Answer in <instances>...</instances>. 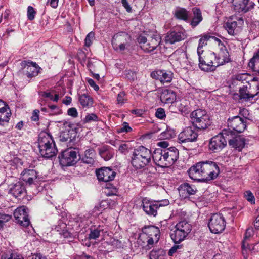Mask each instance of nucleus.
Returning <instances> with one entry per match:
<instances>
[{
    "instance_id": "f257e3e1",
    "label": "nucleus",
    "mask_w": 259,
    "mask_h": 259,
    "mask_svg": "<svg viewBox=\"0 0 259 259\" xmlns=\"http://www.w3.org/2000/svg\"><path fill=\"white\" fill-rule=\"evenodd\" d=\"M155 164L161 167H166L176 162L179 158V151L174 147L167 149H156L152 154Z\"/></svg>"
},
{
    "instance_id": "f03ea898",
    "label": "nucleus",
    "mask_w": 259,
    "mask_h": 259,
    "mask_svg": "<svg viewBox=\"0 0 259 259\" xmlns=\"http://www.w3.org/2000/svg\"><path fill=\"white\" fill-rule=\"evenodd\" d=\"M37 143L39 153L43 157L50 158L57 154V148L50 134L46 132L40 133Z\"/></svg>"
},
{
    "instance_id": "7ed1b4c3",
    "label": "nucleus",
    "mask_w": 259,
    "mask_h": 259,
    "mask_svg": "<svg viewBox=\"0 0 259 259\" xmlns=\"http://www.w3.org/2000/svg\"><path fill=\"white\" fill-rule=\"evenodd\" d=\"M151 157V151L141 146L134 150L132 154L131 163L137 169L142 168L149 163Z\"/></svg>"
},
{
    "instance_id": "20e7f679",
    "label": "nucleus",
    "mask_w": 259,
    "mask_h": 259,
    "mask_svg": "<svg viewBox=\"0 0 259 259\" xmlns=\"http://www.w3.org/2000/svg\"><path fill=\"white\" fill-rule=\"evenodd\" d=\"M192 226L188 222L182 221L178 222L174 229H171L170 236L175 243L183 241L190 233Z\"/></svg>"
},
{
    "instance_id": "39448f33",
    "label": "nucleus",
    "mask_w": 259,
    "mask_h": 259,
    "mask_svg": "<svg viewBox=\"0 0 259 259\" xmlns=\"http://www.w3.org/2000/svg\"><path fill=\"white\" fill-rule=\"evenodd\" d=\"M190 117L193 125L198 130H205L210 125L209 116L206 110H195L192 112Z\"/></svg>"
},
{
    "instance_id": "423d86ee",
    "label": "nucleus",
    "mask_w": 259,
    "mask_h": 259,
    "mask_svg": "<svg viewBox=\"0 0 259 259\" xmlns=\"http://www.w3.org/2000/svg\"><path fill=\"white\" fill-rule=\"evenodd\" d=\"M169 203L167 199L155 201L144 198L142 201L141 207L147 215L155 217L157 214L158 208L167 206Z\"/></svg>"
},
{
    "instance_id": "0eeeda50",
    "label": "nucleus",
    "mask_w": 259,
    "mask_h": 259,
    "mask_svg": "<svg viewBox=\"0 0 259 259\" xmlns=\"http://www.w3.org/2000/svg\"><path fill=\"white\" fill-rule=\"evenodd\" d=\"M232 131L224 129L222 133L212 137L209 144V149L214 152L221 151L227 145L228 136H232Z\"/></svg>"
},
{
    "instance_id": "6e6552de",
    "label": "nucleus",
    "mask_w": 259,
    "mask_h": 259,
    "mask_svg": "<svg viewBox=\"0 0 259 259\" xmlns=\"http://www.w3.org/2000/svg\"><path fill=\"white\" fill-rule=\"evenodd\" d=\"M256 91L254 92L249 85L243 84L242 86L236 87L239 89L238 93H234L233 98L238 101H248L259 93V83L256 85Z\"/></svg>"
},
{
    "instance_id": "1a4fd4ad",
    "label": "nucleus",
    "mask_w": 259,
    "mask_h": 259,
    "mask_svg": "<svg viewBox=\"0 0 259 259\" xmlns=\"http://www.w3.org/2000/svg\"><path fill=\"white\" fill-rule=\"evenodd\" d=\"M131 36L125 32H119L115 34L112 39L113 49L117 52H121L130 45Z\"/></svg>"
},
{
    "instance_id": "9d476101",
    "label": "nucleus",
    "mask_w": 259,
    "mask_h": 259,
    "mask_svg": "<svg viewBox=\"0 0 259 259\" xmlns=\"http://www.w3.org/2000/svg\"><path fill=\"white\" fill-rule=\"evenodd\" d=\"M203 178L202 182H206L216 178L220 172L219 168L214 162L203 161Z\"/></svg>"
},
{
    "instance_id": "9b49d317",
    "label": "nucleus",
    "mask_w": 259,
    "mask_h": 259,
    "mask_svg": "<svg viewBox=\"0 0 259 259\" xmlns=\"http://www.w3.org/2000/svg\"><path fill=\"white\" fill-rule=\"evenodd\" d=\"M140 47L145 52L153 51L160 45L161 38L159 36H150L148 38L144 36H140L138 38Z\"/></svg>"
},
{
    "instance_id": "f8f14e48",
    "label": "nucleus",
    "mask_w": 259,
    "mask_h": 259,
    "mask_svg": "<svg viewBox=\"0 0 259 259\" xmlns=\"http://www.w3.org/2000/svg\"><path fill=\"white\" fill-rule=\"evenodd\" d=\"M200 68L204 71H208L211 67H217L216 56L214 53L208 52L205 53L203 56L201 54L198 55Z\"/></svg>"
},
{
    "instance_id": "ddd939ff",
    "label": "nucleus",
    "mask_w": 259,
    "mask_h": 259,
    "mask_svg": "<svg viewBox=\"0 0 259 259\" xmlns=\"http://www.w3.org/2000/svg\"><path fill=\"white\" fill-rule=\"evenodd\" d=\"M210 231L214 234L221 233L226 227V222L224 218L220 214H213L208 223Z\"/></svg>"
},
{
    "instance_id": "4468645a",
    "label": "nucleus",
    "mask_w": 259,
    "mask_h": 259,
    "mask_svg": "<svg viewBox=\"0 0 259 259\" xmlns=\"http://www.w3.org/2000/svg\"><path fill=\"white\" fill-rule=\"evenodd\" d=\"M159 236L160 231L158 227L154 226H145L142 228V234L138 238L137 243L139 245L144 246L141 242L146 238V237L154 238L157 243L159 240Z\"/></svg>"
},
{
    "instance_id": "2eb2a0df",
    "label": "nucleus",
    "mask_w": 259,
    "mask_h": 259,
    "mask_svg": "<svg viewBox=\"0 0 259 259\" xmlns=\"http://www.w3.org/2000/svg\"><path fill=\"white\" fill-rule=\"evenodd\" d=\"M8 193L16 198H23L26 194L24 184L21 181L16 180L8 185Z\"/></svg>"
},
{
    "instance_id": "dca6fc26",
    "label": "nucleus",
    "mask_w": 259,
    "mask_h": 259,
    "mask_svg": "<svg viewBox=\"0 0 259 259\" xmlns=\"http://www.w3.org/2000/svg\"><path fill=\"white\" fill-rule=\"evenodd\" d=\"M59 158L62 166L73 165L77 162V153L72 149H67L62 152Z\"/></svg>"
},
{
    "instance_id": "f3484780",
    "label": "nucleus",
    "mask_w": 259,
    "mask_h": 259,
    "mask_svg": "<svg viewBox=\"0 0 259 259\" xmlns=\"http://www.w3.org/2000/svg\"><path fill=\"white\" fill-rule=\"evenodd\" d=\"M257 81V78H252L248 73H241L234 76L231 86L233 88H235V87H241L243 84H245L246 85H249V87H251V84L249 83L250 81L256 82Z\"/></svg>"
},
{
    "instance_id": "a211bd4d",
    "label": "nucleus",
    "mask_w": 259,
    "mask_h": 259,
    "mask_svg": "<svg viewBox=\"0 0 259 259\" xmlns=\"http://www.w3.org/2000/svg\"><path fill=\"white\" fill-rule=\"evenodd\" d=\"M228 126L232 128L233 132L237 133L243 132L246 127V123L244 119L239 116H236L229 118L228 120ZM229 130L231 131L230 129Z\"/></svg>"
},
{
    "instance_id": "6ab92c4d",
    "label": "nucleus",
    "mask_w": 259,
    "mask_h": 259,
    "mask_svg": "<svg viewBox=\"0 0 259 259\" xmlns=\"http://www.w3.org/2000/svg\"><path fill=\"white\" fill-rule=\"evenodd\" d=\"M14 217L17 222L21 226L27 227L30 224L28 209L25 206L20 207L15 209L14 212Z\"/></svg>"
},
{
    "instance_id": "aec40b11",
    "label": "nucleus",
    "mask_w": 259,
    "mask_h": 259,
    "mask_svg": "<svg viewBox=\"0 0 259 259\" xmlns=\"http://www.w3.org/2000/svg\"><path fill=\"white\" fill-rule=\"evenodd\" d=\"M21 66L23 69H25L24 71V74L28 78L37 76L39 73L40 67L35 62L23 61L21 63Z\"/></svg>"
},
{
    "instance_id": "412c9836",
    "label": "nucleus",
    "mask_w": 259,
    "mask_h": 259,
    "mask_svg": "<svg viewBox=\"0 0 259 259\" xmlns=\"http://www.w3.org/2000/svg\"><path fill=\"white\" fill-rule=\"evenodd\" d=\"M97 179L100 181L109 182L114 180L116 172L109 167H104L96 171Z\"/></svg>"
},
{
    "instance_id": "4be33fe9",
    "label": "nucleus",
    "mask_w": 259,
    "mask_h": 259,
    "mask_svg": "<svg viewBox=\"0 0 259 259\" xmlns=\"http://www.w3.org/2000/svg\"><path fill=\"white\" fill-rule=\"evenodd\" d=\"M233 5L236 12L245 13L252 9L255 4L249 0H233Z\"/></svg>"
},
{
    "instance_id": "5701e85b",
    "label": "nucleus",
    "mask_w": 259,
    "mask_h": 259,
    "mask_svg": "<svg viewBox=\"0 0 259 259\" xmlns=\"http://www.w3.org/2000/svg\"><path fill=\"white\" fill-rule=\"evenodd\" d=\"M232 131V136H228V144L231 147L240 151L245 146L246 140L244 137L240 136H236L235 133L233 131Z\"/></svg>"
},
{
    "instance_id": "b1692460",
    "label": "nucleus",
    "mask_w": 259,
    "mask_h": 259,
    "mask_svg": "<svg viewBox=\"0 0 259 259\" xmlns=\"http://www.w3.org/2000/svg\"><path fill=\"white\" fill-rule=\"evenodd\" d=\"M197 137V133L191 127H187L179 134L178 139L181 142L186 143L195 141Z\"/></svg>"
},
{
    "instance_id": "393cba45",
    "label": "nucleus",
    "mask_w": 259,
    "mask_h": 259,
    "mask_svg": "<svg viewBox=\"0 0 259 259\" xmlns=\"http://www.w3.org/2000/svg\"><path fill=\"white\" fill-rule=\"evenodd\" d=\"M188 172L191 179L202 182L203 178L202 162H198L191 167Z\"/></svg>"
},
{
    "instance_id": "a878e982",
    "label": "nucleus",
    "mask_w": 259,
    "mask_h": 259,
    "mask_svg": "<svg viewBox=\"0 0 259 259\" xmlns=\"http://www.w3.org/2000/svg\"><path fill=\"white\" fill-rule=\"evenodd\" d=\"M21 175L22 180L29 185L36 184V183L38 181V175L33 169H25Z\"/></svg>"
},
{
    "instance_id": "bb28decb",
    "label": "nucleus",
    "mask_w": 259,
    "mask_h": 259,
    "mask_svg": "<svg viewBox=\"0 0 259 259\" xmlns=\"http://www.w3.org/2000/svg\"><path fill=\"white\" fill-rule=\"evenodd\" d=\"M11 116V113L9 106L0 100V126L7 125Z\"/></svg>"
},
{
    "instance_id": "cd10ccee",
    "label": "nucleus",
    "mask_w": 259,
    "mask_h": 259,
    "mask_svg": "<svg viewBox=\"0 0 259 259\" xmlns=\"http://www.w3.org/2000/svg\"><path fill=\"white\" fill-rule=\"evenodd\" d=\"M151 76L153 78L159 80L161 83L170 82L172 78V73L170 71L164 70H158L152 72Z\"/></svg>"
},
{
    "instance_id": "c85d7f7f",
    "label": "nucleus",
    "mask_w": 259,
    "mask_h": 259,
    "mask_svg": "<svg viewBox=\"0 0 259 259\" xmlns=\"http://www.w3.org/2000/svg\"><path fill=\"white\" fill-rule=\"evenodd\" d=\"M185 36L183 32L173 31L167 33L165 41L167 44H174L184 39Z\"/></svg>"
},
{
    "instance_id": "c756f323",
    "label": "nucleus",
    "mask_w": 259,
    "mask_h": 259,
    "mask_svg": "<svg viewBox=\"0 0 259 259\" xmlns=\"http://www.w3.org/2000/svg\"><path fill=\"white\" fill-rule=\"evenodd\" d=\"M160 98L162 103H172L176 100V94L170 89H163L161 93Z\"/></svg>"
},
{
    "instance_id": "7c9ffc66",
    "label": "nucleus",
    "mask_w": 259,
    "mask_h": 259,
    "mask_svg": "<svg viewBox=\"0 0 259 259\" xmlns=\"http://www.w3.org/2000/svg\"><path fill=\"white\" fill-rule=\"evenodd\" d=\"M178 190L180 195L184 198H186L189 195L195 194L197 191L194 187H192L188 183L182 184L179 186Z\"/></svg>"
},
{
    "instance_id": "2f4dec72",
    "label": "nucleus",
    "mask_w": 259,
    "mask_h": 259,
    "mask_svg": "<svg viewBox=\"0 0 259 259\" xmlns=\"http://www.w3.org/2000/svg\"><path fill=\"white\" fill-rule=\"evenodd\" d=\"M229 53L226 49L225 47L221 44V47L220 49V52L218 53V57H216V63L215 64L217 66L223 65L226 62H228L229 61Z\"/></svg>"
},
{
    "instance_id": "473e14b6",
    "label": "nucleus",
    "mask_w": 259,
    "mask_h": 259,
    "mask_svg": "<svg viewBox=\"0 0 259 259\" xmlns=\"http://www.w3.org/2000/svg\"><path fill=\"white\" fill-rule=\"evenodd\" d=\"M229 34L234 36L238 34L240 28L238 26L237 22L232 20H228L224 25Z\"/></svg>"
},
{
    "instance_id": "72a5a7b5",
    "label": "nucleus",
    "mask_w": 259,
    "mask_h": 259,
    "mask_svg": "<svg viewBox=\"0 0 259 259\" xmlns=\"http://www.w3.org/2000/svg\"><path fill=\"white\" fill-rule=\"evenodd\" d=\"M193 16L191 20H190V25L192 27L197 26L203 20L202 13L200 9L197 7L192 9Z\"/></svg>"
},
{
    "instance_id": "f704fd0d",
    "label": "nucleus",
    "mask_w": 259,
    "mask_h": 259,
    "mask_svg": "<svg viewBox=\"0 0 259 259\" xmlns=\"http://www.w3.org/2000/svg\"><path fill=\"white\" fill-rule=\"evenodd\" d=\"M96 153L93 149H88L84 152V156L81 158V161L84 163L93 164L95 163Z\"/></svg>"
},
{
    "instance_id": "c9c22d12",
    "label": "nucleus",
    "mask_w": 259,
    "mask_h": 259,
    "mask_svg": "<svg viewBox=\"0 0 259 259\" xmlns=\"http://www.w3.org/2000/svg\"><path fill=\"white\" fill-rule=\"evenodd\" d=\"M99 154L105 161L110 160L113 155V153L110 146L104 145L98 148Z\"/></svg>"
},
{
    "instance_id": "e433bc0d",
    "label": "nucleus",
    "mask_w": 259,
    "mask_h": 259,
    "mask_svg": "<svg viewBox=\"0 0 259 259\" xmlns=\"http://www.w3.org/2000/svg\"><path fill=\"white\" fill-rule=\"evenodd\" d=\"M175 17L179 19L184 20L186 22L190 21V13L184 8H179L175 12Z\"/></svg>"
},
{
    "instance_id": "4c0bfd02",
    "label": "nucleus",
    "mask_w": 259,
    "mask_h": 259,
    "mask_svg": "<svg viewBox=\"0 0 259 259\" xmlns=\"http://www.w3.org/2000/svg\"><path fill=\"white\" fill-rule=\"evenodd\" d=\"M115 205V202L110 199H107L101 201L99 206L95 207V211H100L105 210L108 208L113 207Z\"/></svg>"
},
{
    "instance_id": "58836bf2",
    "label": "nucleus",
    "mask_w": 259,
    "mask_h": 259,
    "mask_svg": "<svg viewBox=\"0 0 259 259\" xmlns=\"http://www.w3.org/2000/svg\"><path fill=\"white\" fill-rule=\"evenodd\" d=\"M248 66L259 74V50L255 52L248 63Z\"/></svg>"
},
{
    "instance_id": "ea45409f",
    "label": "nucleus",
    "mask_w": 259,
    "mask_h": 259,
    "mask_svg": "<svg viewBox=\"0 0 259 259\" xmlns=\"http://www.w3.org/2000/svg\"><path fill=\"white\" fill-rule=\"evenodd\" d=\"M79 101L83 108H89L92 106L93 99L87 94H82L79 96Z\"/></svg>"
},
{
    "instance_id": "a19ab883",
    "label": "nucleus",
    "mask_w": 259,
    "mask_h": 259,
    "mask_svg": "<svg viewBox=\"0 0 259 259\" xmlns=\"http://www.w3.org/2000/svg\"><path fill=\"white\" fill-rule=\"evenodd\" d=\"M154 242L156 243L154 238L146 237V238L143 239V242H141L144 246H141L142 248H145L146 250H149L153 247Z\"/></svg>"
},
{
    "instance_id": "79ce46f5",
    "label": "nucleus",
    "mask_w": 259,
    "mask_h": 259,
    "mask_svg": "<svg viewBox=\"0 0 259 259\" xmlns=\"http://www.w3.org/2000/svg\"><path fill=\"white\" fill-rule=\"evenodd\" d=\"M209 40L208 35H204L199 40V44L197 48L198 55L202 54L203 51L202 50V47L207 45V41Z\"/></svg>"
},
{
    "instance_id": "37998d69",
    "label": "nucleus",
    "mask_w": 259,
    "mask_h": 259,
    "mask_svg": "<svg viewBox=\"0 0 259 259\" xmlns=\"http://www.w3.org/2000/svg\"><path fill=\"white\" fill-rule=\"evenodd\" d=\"M163 253L162 249L152 250L149 254L150 259H161Z\"/></svg>"
},
{
    "instance_id": "c03bdc74",
    "label": "nucleus",
    "mask_w": 259,
    "mask_h": 259,
    "mask_svg": "<svg viewBox=\"0 0 259 259\" xmlns=\"http://www.w3.org/2000/svg\"><path fill=\"white\" fill-rule=\"evenodd\" d=\"M125 78L129 80L134 81L137 78V75L135 71L131 70H126L124 71Z\"/></svg>"
},
{
    "instance_id": "a18cd8bd",
    "label": "nucleus",
    "mask_w": 259,
    "mask_h": 259,
    "mask_svg": "<svg viewBox=\"0 0 259 259\" xmlns=\"http://www.w3.org/2000/svg\"><path fill=\"white\" fill-rule=\"evenodd\" d=\"M127 100L124 92H120L117 96V101L118 104L123 105Z\"/></svg>"
},
{
    "instance_id": "49530a36",
    "label": "nucleus",
    "mask_w": 259,
    "mask_h": 259,
    "mask_svg": "<svg viewBox=\"0 0 259 259\" xmlns=\"http://www.w3.org/2000/svg\"><path fill=\"white\" fill-rule=\"evenodd\" d=\"M94 37L95 34L93 32H90L88 33L84 40V45L87 47H90L92 44Z\"/></svg>"
},
{
    "instance_id": "de8ad7c7",
    "label": "nucleus",
    "mask_w": 259,
    "mask_h": 259,
    "mask_svg": "<svg viewBox=\"0 0 259 259\" xmlns=\"http://www.w3.org/2000/svg\"><path fill=\"white\" fill-rule=\"evenodd\" d=\"M1 259H23V257L17 253H12L10 255H3L1 257Z\"/></svg>"
},
{
    "instance_id": "09e8293b",
    "label": "nucleus",
    "mask_w": 259,
    "mask_h": 259,
    "mask_svg": "<svg viewBox=\"0 0 259 259\" xmlns=\"http://www.w3.org/2000/svg\"><path fill=\"white\" fill-rule=\"evenodd\" d=\"M36 14L34 9L32 6H28L27 9V17L29 20H33Z\"/></svg>"
},
{
    "instance_id": "8fccbe9b",
    "label": "nucleus",
    "mask_w": 259,
    "mask_h": 259,
    "mask_svg": "<svg viewBox=\"0 0 259 259\" xmlns=\"http://www.w3.org/2000/svg\"><path fill=\"white\" fill-rule=\"evenodd\" d=\"M244 197L251 204L255 203V198L253 194L250 191H247L244 193Z\"/></svg>"
},
{
    "instance_id": "3c124183",
    "label": "nucleus",
    "mask_w": 259,
    "mask_h": 259,
    "mask_svg": "<svg viewBox=\"0 0 259 259\" xmlns=\"http://www.w3.org/2000/svg\"><path fill=\"white\" fill-rule=\"evenodd\" d=\"M11 219V216L9 214H6L0 213V226L2 228L4 223L8 222Z\"/></svg>"
},
{
    "instance_id": "603ef678",
    "label": "nucleus",
    "mask_w": 259,
    "mask_h": 259,
    "mask_svg": "<svg viewBox=\"0 0 259 259\" xmlns=\"http://www.w3.org/2000/svg\"><path fill=\"white\" fill-rule=\"evenodd\" d=\"M155 116L160 119H163L166 117L165 110L162 108H158L155 112Z\"/></svg>"
},
{
    "instance_id": "864d4df0",
    "label": "nucleus",
    "mask_w": 259,
    "mask_h": 259,
    "mask_svg": "<svg viewBox=\"0 0 259 259\" xmlns=\"http://www.w3.org/2000/svg\"><path fill=\"white\" fill-rule=\"evenodd\" d=\"M100 235V231L98 229L91 230L89 236L90 239H96Z\"/></svg>"
},
{
    "instance_id": "5fc2aeb1",
    "label": "nucleus",
    "mask_w": 259,
    "mask_h": 259,
    "mask_svg": "<svg viewBox=\"0 0 259 259\" xmlns=\"http://www.w3.org/2000/svg\"><path fill=\"white\" fill-rule=\"evenodd\" d=\"M98 116L94 113L89 114L87 115L84 119V122H90L91 121H96L98 120Z\"/></svg>"
},
{
    "instance_id": "6e6d98bb",
    "label": "nucleus",
    "mask_w": 259,
    "mask_h": 259,
    "mask_svg": "<svg viewBox=\"0 0 259 259\" xmlns=\"http://www.w3.org/2000/svg\"><path fill=\"white\" fill-rule=\"evenodd\" d=\"M67 114L68 115L73 118L77 117L78 116V112L77 111V110L74 107H72L68 109L67 111Z\"/></svg>"
},
{
    "instance_id": "4d7b16f0",
    "label": "nucleus",
    "mask_w": 259,
    "mask_h": 259,
    "mask_svg": "<svg viewBox=\"0 0 259 259\" xmlns=\"http://www.w3.org/2000/svg\"><path fill=\"white\" fill-rule=\"evenodd\" d=\"M132 131V128L129 126L128 123L124 122L122 124V127L119 130V132H129Z\"/></svg>"
},
{
    "instance_id": "13d9d810",
    "label": "nucleus",
    "mask_w": 259,
    "mask_h": 259,
    "mask_svg": "<svg viewBox=\"0 0 259 259\" xmlns=\"http://www.w3.org/2000/svg\"><path fill=\"white\" fill-rule=\"evenodd\" d=\"M173 132L170 131H164L161 134V137L164 139H170L172 137Z\"/></svg>"
},
{
    "instance_id": "bf43d9fd",
    "label": "nucleus",
    "mask_w": 259,
    "mask_h": 259,
    "mask_svg": "<svg viewBox=\"0 0 259 259\" xmlns=\"http://www.w3.org/2000/svg\"><path fill=\"white\" fill-rule=\"evenodd\" d=\"M69 139L71 140L69 134L66 132L62 133L60 136V140L62 142H67Z\"/></svg>"
},
{
    "instance_id": "052dcab7",
    "label": "nucleus",
    "mask_w": 259,
    "mask_h": 259,
    "mask_svg": "<svg viewBox=\"0 0 259 259\" xmlns=\"http://www.w3.org/2000/svg\"><path fill=\"white\" fill-rule=\"evenodd\" d=\"M54 92V91H52L51 92H41L40 93L39 95L45 98H49L50 100H52L53 99V93Z\"/></svg>"
},
{
    "instance_id": "680f3d73",
    "label": "nucleus",
    "mask_w": 259,
    "mask_h": 259,
    "mask_svg": "<svg viewBox=\"0 0 259 259\" xmlns=\"http://www.w3.org/2000/svg\"><path fill=\"white\" fill-rule=\"evenodd\" d=\"M121 3L122 4L123 6L126 9L127 12H132V8L130 7V5L127 0H121Z\"/></svg>"
},
{
    "instance_id": "e2e57ef3",
    "label": "nucleus",
    "mask_w": 259,
    "mask_h": 259,
    "mask_svg": "<svg viewBox=\"0 0 259 259\" xmlns=\"http://www.w3.org/2000/svg\"><path fill=\"white\" fill-rule=\"evenodd\" d=\"M39 111L38 110H34L32 116L31 117V119L32 121H37L39 120Z\"/></svg>"
},
{
    "instance_id": "0e129e2a",
    "label": "nucleus",
    "mask_w": 259,
    "mask_h": 259,
    "mask_svg": "<svg viewBox=\"0 0 259 259\" xmlns=\"http://www.w3.org/2000/svg\"><path fill=\"white\" fill-rule=\"evenodd\" d=\"M127 149L128 146L125 144L120 145L118 148L119 151H120L122 153L124 154H125L126 152L127 151Z\"/></svg>"
},
{
    "instance_id": "69168bd1",
    "label": "nucleus",
    "mask_w": 259,
    "mask_h": 259,
    "mask_svg": "<svg viewBox=\"0 0 259 259\" xmlns=\"http://www.w3.org/2000/svg\"><path fill=\"white\" fill-rule=\"evenodd\" d=\"M88 82L95 91H98L99 89V87L96 84L92 79H89L88 80Z\"/></svg>"
},
{
    "instance_id": "338daca9",
    "label": "nucleus",
    "mask_w": 259,
    "mask_h": 259,
    "mask_svg": "<svg viewBox=\"0 0 259 259\" xmlns=\"http://www.w3.org/2000/svg\"><path fill=\"white\" fill-rule=\"evenodd\" d=\"M59 0H48L47 3L53 8H56L58 5Z\"/></svg>"
},
{
    "instance_id": "774afa93",
    "label": "nucleus",
    "mask_w": 259,
    "mask_h": 259,
    "mask_svg": "<svg viewBox=\"0 0 259 259\" xmlns=\"http://www.w3.org/2000/svg\"><path fill=\"white\" fill-rule=\"evenodd\" d=\"M157 145L161 148H163V149H167L166 148H167L169 144L166 141H161L157 143Z\"/></svg>"
}]
</instances>
